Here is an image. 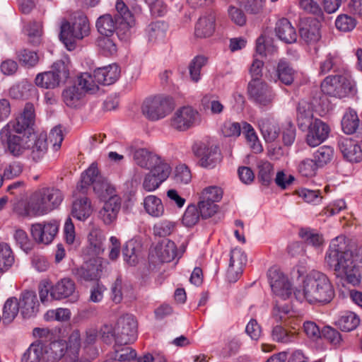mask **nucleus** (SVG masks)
Here are the masks:
<instances>
[{
  "label": "nucleus",
  "mask_w": 362,
  "mask_h": 362,
  "mask_svg": "<svg viewBox=\"0 0 362 362\" xmlns=\"http://www.w3.org/2000/svg\"><path fill=\"white\" fill-rule=\"evenodd\" d=\"M356 257V259L348 248L346 238L338 236L331 241L325 259L337 277L356 285L360 282L361 274L356 262L358 261L362 264V247L358 250Z\"/></svg>",
  "instance_id": "1"
},
{
  "label": "nucleus",
  "mask_w": 362,
  "mask_h": 362,
  "mask_svg": "<svg viewBox=\"0 0 362 362\" xmlns=\"http://www.w3.org/2000/svg\"><path fill=\"white\" fill-rule=\"evenodd\" d=\"M296 298L305 300L310 304L330 303L334 297V290L329 278L318 271H312L303 283V289L294 291Z\"/></svg>",
  "instance_id": "2"
},
{
  "label": "nucleus",
  "mask_w": 362,
  "mask_h": 362,
  "mask_svg": "<svg viewBox=\"0 0 362 362\" xmlns=\"http://www.w3.org/2000/svg\"><path fill=\"white\" fill-rule=\"evenodd\" d=\"M33 333L43 344V362H58L64 358L69 354L71 345H73L72 339H76V334L73 333L69 344L65 340L56 339L54 333L47 328L36 327Z\"/></svg>",
  "instance_id": "3"
},
{
  "label": "nucleus",
  "mask_w": 362,
  "mask_h": 362,
  "mask_svg": "<svg viewBox=\"0 0 362 362\" xmlns=\"http://www.w3.org/2000/svg\"><path fill=\"white\" fill-rule=\"evenodd\" d=\"M38 291L40 301L43 304L66 298L75 302L79 297L75 282L69 278L62 279L54 285H51L48 280H42L38 285Z\"/></svg>",
  "instance_id": "4"
},
{
  "label": "nucleus",
  "mask_w": 362,
  "mask_h": 362,
  "mask_svg": "<svg viewBox=\"0 0 362 362\" xmlns=\"http://www.w3.org/2000/svg\"><path fill=\"white\" fill-rule=\"evenodd\" d=\"M74 22L65 21L61 25L60 40L69 50L75 48V40H82L90 34V23L87 16L83 13L74 15Z\"/></svg>",
  "instance_id": "5"
},
{
  "label": "nucleus",
  "mask_w": 362,
  "mask_h": 362,
  "mask_svg": "<svg viewBox=\"0 0 362 362\" xmlns=\"http://www.w3.org/2000/svg\"><path fill=\"white\" fill-rule=\"evenodd\" d=\"M64 196L56 188H42L35 192L30 197L28 206L35 215L41 216L58 207Z\"/></svg>",
  "instance_id": "6"
},
{
  "label": "nucleus",
  "mask_w": 362,
  "mask_h": 362,
  "mask_svg": "<svg viewBox=\"0 0 362 362\" xmlns=\"http://www.w3.org/2000/svg\"><path fill=\"white\" fill-rule=\"evenodd\" d=\"M11 124L5 125L0 131V143L5 153L18 158L29 149L31 145L29 132L17 133L11 129Z\"/></svg>",
  "instance_id": "7"
},
{
  "label": "nucleus",
  "mask_w": 362,
  "mask_h": 362,
  "mask_svg": "<svg viewBox=\"0 0 362 362\" xmlns=\"http://www.w3.org/2000/svg\"><path fill=\"white\" fill-rule=\"evenodd\" d=\"M141 112L150 121L165 118L174 109L173 98L169 95L158 94L146 98L141 105Z\"/></svg>",
  "instance_id": "8"
},
{
  "label": "nucleus",
  "mask_w": 362,
  "mask_h": 362,
  "mask_svg": "<svg viewBox=\"0 0 362 362\" xmlns=\"http://www.w3.org/2000/svg\"><path fill=\"white\" fill-rule=\"evenodd\" d=\"M78 85L66 88L62 93L63 100L71 107H77L85 92L93 93L98 90V86L93 81V76L88 73L81 74L77 79Z\"/></svg>",
  "instance_id": "9"
},
{
  "label": "nucleus",
  "mask_w": 362,
  "mask_h": 362,
  "mask_svg": "<svg viewBox=\"0 0 362 362\" xmlns=\"http://www.w3.org/2000/svg\"><path fill=\"white\" fill-rule=\"evenodd\" d=\"M93 185L94 192L100 198H105L111 195L115 189L99 173L97 164L92 163L90 167L81 175V182L77 188L84 193V189L88 186Z\"/></svg>",
  "instance_id": "10"
},
{
  "label": "nucleus",
  "mask_w": 362,
  "mask_h": 362,
  "mask_svg": "<svg viewBox=\"0 0 362 362\" xmlns=\"http://www.w3.org/2000/svg\"><path fill=\"white\" fill-rule=\"evenodd\" d=\"M69 76V70L62 60L55 62L51 69L38 74L35 78L37 86L46 89H54L61 83H65Z\"/></svg>",
  "instance_id": "11"
},
{
  "label": "nucleus",
  "mask_w": 362,
  "mask_h": 362,
  "mask_svg": "<svg viewBox=\"0 0 362 362\" xmlns=\"http://www.w3.org/2000/svg\"><path fill=\"white\" fill-rule=\"evenodd\" d=\"M353 82L343 75L328 76L321 83L322 91L332 97L343 98L354 90Z\"/></svg>",
  "instance_id": "12"
},
{
  "label": "nucleus",
  "mask_w": 362,
  "mask_h": 362,
  "mask_svg": "<svg viewBox=\"0 0 362 362\" xmlns=\"http://www.w3.org/2000/svg\"><path fill=\"white\" fill-rule=\"evenodd\" d=\"M247 94L249 100L259 107L271 106L276 96L272 88L262 80H251Z\"/></svg>",
  "instance_id": "13"
},
{
  "label": "nucleus",
  "mask_w": 362,
  "mask_h": 362,
  "mask_svg": "<svg viewBox=\"0 0 362 362\" xmlns=\"http://www.w3.org/2000/svg\"><path fill=\"white\" fill-rule=\"evenodd\" d=\"M200 121V115L196 110L185 106L175 112L170 117V125L174 129L184 132L199 124Z\"/></svg>",
  "instance_id": "14"
},
{
  "label": "nucleus",
  "mask_w": 362,
  "mask_h": 362,
  "mask_svg": "<svg viewBox=\"0 0 362 362\" xmlns=\"http://www.w3.org/2000/svg\"><path fill=\"white\" fill-rule=\"evenodd\" d=\"M60 223L56 219L35 223L31 225L30 234L37 244H50L59 233Z\"/></svg>",
  "instance_id": "15"
},
{
  "label": "nucleus",
  "mask_w": 362,
  "mask_h": 362,
  "mask_svg": "<svg viewBox=\"0 0 362 362\" xmlns=\"http://www.w3.org/2000/svg\"><path fill=\"white\" fill-rule=\"evenodd\" d=\"M137 338V322L132 315L119 317L116 327V345L122 346L134 342Z\"/></svg>",
  "instance_id": "16"
},
{
  "label": "nucleus",
  "mask_w": 362,
  "mask_h": 362,
  "mask_svg": "<svg viewBox=\"0 0 362 362\" xmlns=\"http://www.w3.org/2000/svg\"><path fill=\"white\" fill-rule=\"evenodd\" d=\"M269 285L273 293L283 299L292 293L291 284L288 278L277 268L272 267L267 272Z\"/></svg>",
  "instance_id": "17"
},
{
  "label": "nucleus",
  "mask_w": 362,
  "mask_h": 362,
  "mask_svg": "<svg viewBox=\"0 0 362 362\" xmlns=\"http://www.w3.org/2000/svg\"><path fill=\"white\" fill-rule=\"evenodd\" d=\"M193 152L200 158L199 165L206 168H214L221 160V153L216 146H207L204 143L195 144Z\"/></svg>",
  "instance_id": "18"
},
{
  "label": "nucleus",
  "mask_w": 362,
  "mask_h": 362,
  "mask_svg": "<svg viewBox=\"0 0 362 362\" xmlns=\"http://www.w3.org/2000/svg\"><path fill=\"white\" fill-rule=\"evenodd\" d=\"M170 170L168 164L158 165L154 169H151L144 177L142 184L143 189L146 192L156 190L168 177Z\"/></svg>",
  "instance_id": "19"
},
{
  "label": "nucleus",
  "mask_w": 362,
  "mask_h": 362,
  "mask_svg": "<svg viewBox=\"0 0 362 362\" xmlns=\"http://www.w3.org/2000/svg\"><path fill=\"white\" fill-rule=\"evenodd\" d=\"M35 107L33 103H27L23 112L13 122L7 124H11V128L17 133L32 132V127L35 124Z\"/></svg>",
  "instance_id": "20"
},
{
  "label": "nucleus",
  "mask_w": 362,
  "mask_h": 362,
  "mask_svg": "<svg viewBox=\"0 0 362 362\" xmlns=\"http://www.w3.org/2000/svg\"><path fill=\"white\" fill-rule=\"evenodd\" d=\"M103 270L102 261L95 259L93 262H86L81 267L76 268L74 270L73 274L80 282L98 281Z\"/></svg>",
  "instance_id": "21"
},
{
  "label": "nucleus",
  "mask_w": 362,
  "mask_h": 362,
  "mask_svg": "<svg viewBox=\"0 0 362 362\" xmlns=\"http://www.w3.org/2000/svg\"><path fill=\"white\" fill-rule=\"evenodd\" d=\"M296 71L286 59H280L274 71L270 74L269 79L274 83H281L285 86H291L295 79Z\"/></svg>",
  "instance_id": "22"
},
{
  "label": "nucleus",
  "mask_w": 362,
  "mask_h": 362,
  "mask_svg": "<svg viewBox=\"0 0 362 362\" xmlns=\"http://www.w3.org/2000/svg\"><path fill=\"white\" fill-rule=\"evenodd\" d=\"M306 130H308L307 144L311 147H315L327 139L330 129L326 123L319 119H315Z\"/></svg>",
  "instance_id": "23"
},
{
  "label": "nucleus",
  "mask_w": 362,
  "mask_h": 362,
  "mask_svg": "<svg viewBox=\"0 0 362 362\" xmlns=\"http://www.w3.org/2000/svg\"><path fill=\"white\" fill-rule=\"evenodd\" d=\"M321 23L315 18H305L300 22L299 33L308 43L317 42L321 38Z\"/></svg>",
  "instance_id": "24"
},
{
  "label": "nucleus",
  "mask_w": 362,
  "mask_h": 362,
  "mask_svg": "<svg viewBox=\"0 0 362 362\" xmlns=\"http://www.w3.org/2000/svg\"><path fill=\"white\" fill-rule=\"evenodd\" d=\"M338 146L346 160L358 163L362 160V149L356 141L351 138L341 137L338 141Z\"/></svg>",
  "instance_id": "25"
},
{
  "label": "nucleus",
  "mask_w": 362,
  "mask_h": 362,
  "mask_svg": "<svg viewBox=\"0 0 362 362\" xmlns=\"http://www.w3.org/2000/svg\"><path fill=\"white\" fill-rule=\"evenodd\" d=\"M120 76V69L118 65L112 64L103 67L97 68L93 71V81L98 84L108 86L114 83Z\"/></svg>",
  "instance_id": "26"
},
{
  "label": "nucleus",
  "mask_w": 362,
  "mask_h": 362,
  "mask_svg": "<svg viewBox=\"0 0 362 362\" xmlns=\"http://www.w3.org/2000/svg\"><path fill=\"white\" fill-rule=\"evenodd\" d=\"M247 262V256L240 248L231 250L230 254L229 267L227 271L228 278L230 281H235L238 276L243 272V267Z\"/></svg>",
  "instance_id": "27"
},
{
  "label": "nucleus",
  "mask_w": 362,
  "mask_h": 362,
  "mask_svg": "<svg viewBox=\"0 0 362 362\" xmlns=\"http://www.w3.org/2000/svg\"><path fill=\"white\" fill-rule=\"evenodd\" d=\"M135 163L146 169H154L158 165L168 164L162 158L145 148H139L133 154Z\"/></svg>",
  "instance_id": "28"
},
{
  "label": "nucleus",
  "mask_w": 362,
  "mask_h": 362,
  "mask_svg": "<svg viewBox=\"0 0 362 362\" xmlns=\"http://www.w3.org/2000/svg\"><path fill=\"white\" fill-rule=\"evenodd\" d=\"M121 209V199L117 196H111L99 211V218L106 225L112 223Z\"/></svg>",
  "instance_id": "29"
},
{
  "label": "nucleus",
  "mask_w": 362,
  "mask_h": 362,
  "mask_svg": "<svg viewBox=\"0 0 362 362\" xmlns=\"http://www.w3.org/2000/svg\"><path fill=\"white\" fill-rule=\"evenodd\" d=\"M20 309L24 318L34 316L38 310V300L34 291H24L22 293L20 300Z\"/></svg>",
  "instance_id": "30"
},
{
  "label": "nucleus",
  "mask_w": 362,
  "mask_h": 362,
  "mask_svg": "<svg viewBox=\"0 0 362 362\" xmlns=\"http://www.w3.org/2000/svg\"><path fill=\"white\" fill-rule=\"evenodd\" d=\"M216 16L214 12L200 17L195 25L194 35L199 38L211 37L215 31Z\"/></svg>",
  "instance_id": "31"
},
{
  "label": "nucleus",
  "mask_w": 362,
  "mask_h": 362,
  "mask_svg": "<svg viewBox=\"0 0 362 362\" xmlns=\"http://www.w3.org/2000/svg\"><path fill=\"white\" fill-rule=\"evenodd\" d=\"M296 121L298 128L302 131H305L313 123V110L310 103L305 100L299 102Z\"/></svg>",
  "instance_id": "32"
},
{
  "label": "nucleus",
  "mask_w": 362,
  "mask_h": 362,
  "mask_svg": "<svg viewBox=\"0 0 362 362\" xmlns=\"http://www.w3.org/2000/svg\"><path fill=\"white\" fill-rule=\"evenodd\" d=\"M275 33L278 38L286 43L291 44L297 40L295 28L285 18H282L276 22Z\"/></svg>",
  "instance_id": "33"
},
{
  "label": "nucleus",
  "mask_w": 362,
  "mask_h": 362,
  "mask_svg": "<svg viewBox=\"0 0 362 362\" xmlns=\"http://www.w3.org/2000/svg\"><path fill=\"white\" fill-rule=\"evenodd\" d=\"M155 250L158 257L163 262H170L177 256L175 243L168 239L157 245Z\"/></svg>",
  "instance_id": "34"
},
{
  "label": "nucleus",
  "mask_w": 362,
  "mask_h": 362,
  "mask_svg": "<svg viewBox=\"0 0 362 362\" xmlns=\"http://www.w3.org/2000/svg\"><path fill=\"white\" fill-rule=\"evenodd\" d=\"M117 18L106 13L100 16L95 22L98 32L105 36H112L116 31Z\"/></svg>",
  "instance_id": "35"
},
{
  "label": "nucleus",
  "mask_w": 362,
  "mask_h": 362,
  "mask_svg": "<svg viewBox=\"0 0 362 362\" xmlns=\"http://www.w3.org/2000/svg\"><path fill=\"white\" fill-rule=\"evenodd\" d=\"M168 25L163 21L151 23L145 29L148 42L157 43L163 41L166 35Z\"/></svg>",
  "instance_id": "36"
},
{
  "label": "nucleus",
  "mask_w": 362,
  "mask_h": 362,
  "mask_svg": "<svg viewBox=\"0 0 362 362\" xmlns=\"http://www.w3.org/2000/svg\"><path fill=\"white\" fill-rule=\"evenodd\" d=\"M29 139L30 146L29 149H31V156L35 161H38L46 153L47 150V144L45 136L40 135L36 137L33 132H29Z\"/></svg>",
  "instance_id": "37"
},
{
  "label": "nucleus",
  "mask_w": 362,
  "mask_h": 362,
  "mask_svg": "<svg viewBox=\"0 0 362 362\" xmlns=\"http://www.w3.org/2000/svg\"><path fill=\"white\" fill-rule=\"evenodd\" d=\"M90 201L87 197L76 199L72 206L71 215L79 221H85L92 213Z\"/></svg>",
  "instance_id": "38"
},
{
  "label": "nucleus",
  "mask_w": 362,
  "mask_h": 362,
  "mask_svg": "<svg viewBox=\"0 0 362 362\" xmlns=\"http://www.w3.org/2000/svg\"><path fill=\"white\" fill-rule=\"evenodd\" d=\"M16 59L25 68H33L39 62V56L35 51L27 48H21L16 52Z\"/></svg>",
  "instance_id": "39"
},
{
  "label": "nucleus",
  "mask_w": 362,
  "mask_h": 362,
  "mask_svg": "<svg viewBox=\"0 0 362 362\" xmlns=\"http://www.w3.org/2000/svg\"><path fill=\"white\" fill-rule=\"evenodd\" d=\"M241 131H243V134L245 135L247 142L252 151L255 153H261L263 151V148L252 125L247 122H243Z\"/></svg>",
  "instance_id": "40"
},
{
  "label": "nucleus",
  "mask_w": 362,
  "mask_h": 362,
  "mask_svg": "<svg viewBox=\"0 0 362 362\" xmlns=\"http://www.w3.org/2000/svg\"><path fill=\"white\" fill-rule=\"evenodd\" d=\"M36 90L28 81H21L14 84L9 89V95L13 99H28Z\"/></svg>",
  "instance_id": "41"
},
{
  "label": "nucleus",
  "mask_w": 362,
  "mask_h": 362,
  "mask_svg": "<svg viewBox=\"0 0 362 362\" xmlns=\"http://www.w3.org/2000/svg\"><path fill=\"white\" fill-rule=\"evenodd\" d=\"M271 337L275 342L288 344L294 341L296 332L288 329L281 325H276L272 329Z\"/></svg>",
  "instance_id": "42"
},
{
  "label": "nucleus",
  "mask_w": 362,
  "mask_h": 362,
  "mask_svg": "<svg viewBox=\"0 0 362 362\" xmlns=\"http://www.w3.org/2000/svg\"><path fill=\"white\" fill-rule=\"evenodd\" d=\"M259 127L266 142H272L279 136L280 129L275 122L267 119H261Z\"/></svg>",
  "instance_id": "43"
},
{
  "label": "nucleus",
  "mask_w": 362,
  "mask_h": 362,
  "mask_svg": "<svg viewBox=\"0 0 362 362\" xmlns=\"http://www.w3.org/2000/svg\"><path fill=\"white\" fill-rule=\"evenodd\" d=\"M43 344L40 342V338L32 343L26 351L23 354L21 362H40L43 361Z\"/></svg>",
  "instance_id": "44"
},
{
  "label": "nucleus",
  "mask_w": 362,
  "mask_h": 362,
  "mask_svg": "<svg viewBox=\"0 0 362 362\" xmlns=\"http://www.w3.org/2000/svg\"><path fill=\"white\" fill-rule=\"evenodd\" d=\"M359 126V119L354 110L349 109L344 115L341 120V127L346 134L355 133Z\"/></svg>",
  "instance_id": "45"
},
{
  "label": "nucleus",
  "mask_w": 362,
  "mask_h": 362,
  "mask_svg": "<svg viewBox=\"0 0 362 362\" xmlns=\"http://www.w3.org/2000/svg\"><path fill=\"white\" fill-rule=\"evenodd\" d=\"M19 310L20 304L16 298L11 297L7 299L3 308V322L6 324L11 323L17 316Z\"/></svg>",
  "instance_id": "46"
},
{
  "label": "nucleus",
  "mask_w": 362,
  "mask_h": 362,
  "mask_svg": "<svg viewBox=\"0 0 362 362\" xmlns=\"http://www.w3.org/2000/svg\"><path fill=\"white\" fill-rule=\"evenodd\" d=\"M146 211L153 217H159L163 214L164 206L160 199L154 195H148L144 200Z\"/></svg>",
  "instance_id": "47"
},
{
  "label": "nucleus",
  "mask_w": 362,
  "mask_h": 362,
  "mask_svg": "<svg viewBox=\"0 0 362 362\" xmlns=\"http://www.w3.org/2000/svg\"><path fill=\"white\" fill-rule=\"evenodd\" d=\"M139 245L136 241L131 240L126 243L122 250L124 260L130 266H134L138 262Z\"/></svg>",
  "instance_id": "48"
},
{
  "label": "nucleus",
  "mask_w": 362,
  "mask_h": 362,
  "mask_svg": "<svg viewBox=\"0 0 362 362\" xmlns=\"http://www.w3.org/2000/svg\"><path fill=\"white\" fill-rule=\"evenodd\" d=\"M360 323L359 317L352 312H347L340 317L337 325L344 332H351L355 329Z\"/></svg>",
  "instance_id": "49"
},
{
  "label": "nucleus",
  "mask_w": 362,
  "mask_h": 362,
  "mask_svg": "<svg viewBox=\"0 0 362 362\" xmlns=\"http://www.w3.org/2000/svg\"><path fill=\"white\" fill-rule=\"evenodd\" d=\"M341 64V59L337 54H327L319 65V73L326 74L330 71H337Z\"/></svg>",
  "instance_id": "50"
},
{
  "label": "nucleus",
  "mask_w": 362,
  "mask_h": 362,
  "mask_svg": "<svg viewBox=\"0 0 362 362\" xmlns=\"http://www.w3.org/2000/svg\"><path fill=\"white\" fill-rule=\"evenodd\" d=\"M116 10L118 14L122 19L124 25H126L127 29L134 28L136 25V20L133 13L129 10V6L125 4L124 1H116Z\"/></svg>",
  "instance_id": "51"
},
{
  "label": "nucleus",
  "mask_w": 362,
  "mask_h": 362,
  "mask_svg": "<svg viewBox=\"0 0 362 362\" xmlns=\"http://www.w3.org/2000/svg\"><path fill=\"white\" fill-rule=\"evenodd\" d=\"M334 151L329 146H320L313 153V159L319 168H322L330 163L334 157Z\"/></svg>",
  "instance_id": "52"
},
{
  "label": "nucleus",
  "mask_w": 362,
  "mask_h": 362,
  "mask_svg": "<svg viewBox=\"0 0 362 362\" xmlns=\"http://www.w3.org/2000/svg\"><path fill=\"white\" fill-rule=\"evenodd\" d=\"M14 262V256L10 246L0 243V272L7 271Z\"/></svg>",
  "instance_id": "53"
},
{
  "label": "nucleus",
  "mask_w": 362,
  "mask_h": 362,
  "mask_svg": "<svg viewBox=\"0 0 362 362\" xmlns=\"http://www.w3.org/2000/svg\"><path fill=\"white\" fill-rule=\"evenodd\" d=\"M111 37L103 35L96 40L99 51L105 56H111L117 52V46Z\"/></svg>",
  "instance_id": "54"
},
{
  "label": "nucleus",
  "mask_w": 362,
  "mask_h": 362,
  "mask_svg": "<svg viewBox=\"0 0 362 362\" xmlns=\"http://www.w3.org/2000/svg\"><path fill=\"white\" fill-rule=\"evenodd\" d=\"M207 62V57L202 55H198L195 57L190 62L189 66V74L191 79L194 82L197 83L199 81L201 69L206 64Z\"/></svg>",
  "instance_id": "55"
},
{
  "label": "nucleus",
  "mask_w": 362,
  "mask_h": 362,
  "mask_svg": "<svg viewBox=\"0 0 362 362\" xmlns=\"http://www.w3.org/2000/svg\"><path fill=\"white\" fill-rule=\"evenodd\" d=\"M259 181L264 185H269L272 180L274 174L273 166L269 161H260L257 165Z\"/></svg>",
  "instance_id": "56"
},
{
  "label": "nucleus",
  "mask_w": 362,
  "mask_h": 362,
  "mask_svg": "<svg viewBox=\"0 0 362 362\" xmlns=\"http://www.w3.org/2000/svg\"><path fill=\"white\" fill-rule=\"evenodd\" d=\"M299 235L306 243V244L314 247H319L322 245L324 242L322 235L310 228L300 229Z\"/></svg>",
  "instance_id": "57"
},
{
  "label": "nucleus",
  "mask_w": 362,
  "mask_h": 362,
  "mask_svg": "<svg viewBox=\"0 0 362 362\" xmlns=\"http://www.w3.org/2000/svg\"><path fill=\"white\" fill-rule=\"evenodd\" d=\"M202 102L204 107L209 109L213 115H219L222 113L224 110V105L218 100V96L215 95H205Z\"/></svg>",
  "instance_id": "58"
},
{
  "label": "nucleus",
  "mask_w": 362,
  "mask_h": 362,
  "mask_svg": "<svg viewBox=\"0 0 362 362\" xmlns=\"http://www.w3.org/2000/svg\"><path fill=\"white\" fill-rule=\"evenodd\" d=\"M80 349V339L78 333H76L75 341L71 345L69 354L64 358V362H90L88 358L79 356Z\"/></svg>",
  "instance_id": "59"
},
{
  "label": "nucleus",
  "mask_w": 362,
  "mask_h": 362,
  "mask_svg": "<svg viewBox=\"0 0 362 362\" xmlns=\"http://www.w3.org/2000/svg\"><path fill=\"white\" fill-rule=\"evenodd\" d=\"M105 235L98 229H93L88 235L90 245L94 248V252L99 255L104 251Z\"/></svg>",
  "instance_id": "60"
},
{
  "label": "nucleus",
  "mask_w": 362,
  "mask_h": 362,
  "mask_svg": "<svg viewBox=\"0 0 362 362\" xmlns=\"http://www.w3.org/2000/svg\"><path fill=\"white\" fill-rule=\"evenodd\" d=\"M202 217L198 207L194 204L189 205L182 217V223L187 227L194 226Z\"/></svg>",
  "instance_id": "61"
},
{
  "label": "nucleus",
  "mask_w": 362,
  "mask_h": 362,
  "mask_svg": "<svg viewBox=\"0 0 362 362\" xmlns=\"http://www.w3.org/2000/svg\"><path fill=\"white\" fill-rule=\"evenodd\" d=\"M23 170V165L19 161H12L7 164L4 169L3 175H1L4 180H12L21 175Z\"/></svg>",
  "instance_id": "62"
},
{
  "label": "nucleus",
  "mask_w": 362,
  "mask_h": 362,
  "mask_svg": "<svg viewBox=\"0 0 362 362\" xmlns=\"http://www.w3.org/2000/svg\"><path fill=\"white\" fill-rule=\"evenodd\" d=\"M356 20L346 14L339 15L335 21L336 28L341 32H350L356 25Z\"/></svg>",
  "instance_id": "63"
},
{
  "label": "nucleus",
  "mask_w": 362,
  "mask_h": 362,
  "mask_svg": "<svg viewBox=\"0 0 362 362\" xmlns=\"http://www.w3.org/2000/svg\"><path fill=\"white\" fill-rule=\"evenodd\" d=\"M319 166L314 159L305 158L298 164V170L304 177H312L315 175Z\"/></svg>",
  "instance_id": "64"
}]
</instances>
